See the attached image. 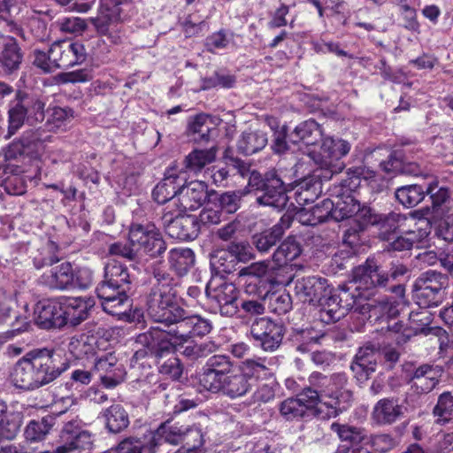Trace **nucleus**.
I'll list each match as a JSON object with an SVG mask.
<instances>
[{
	"label": "nucleus",
	"mask_w": 453,
	"mask_h": 453,
	"mask_svg": "<svg viewBox=\"0 0 453 453\" xmlns=\"http://www.w3.org/2000/svg\"><path fill=\"white\" fill-rule=\"evenodd\" d=\"M310 382L318 389L305 388L296 397L286 399L280 403V412L288 420L304 416H317L330 418L345 409L350 399V393L342 390L346 383L343 374L326 377L319 372L310 376Z\"/></svg>",
	"instance_id": "f257e3e1"
},
{
	"label": "nucleus",
	"mask_w": 453,
	"mask_h": 453,
	"mask_svg": "<svg viewBox=\"0 0 453 453\" xmlns=\"http://www.w3.org/2000/svg\"><path fill=\"white\" fill-rule=\"evenodd\" d=\"M270 374L263 363L255 360H247L234 368L228 357L213 356L206 362L199 383L204 390L235 399L251 389L253 377L265 378Z\"/></svg>",
	"instance_id": "f03ea898"
},
{
	"label": "nucleus",
	"mask_w": 453,
	"mask_h": 453,
	"mask_svg": "<svg viewBox=\"0 0 453 453\" xmlns=\"http://www.w3.org/2000/svg\"><path fill=\"white\" fill-rule=\"evenodd\" d=\"M211 329L209 320L193 315L180 319L175 330L166 331L158 326L151 327L138 336V342L144 344L157 357H163L173 351H181L189 357L196 352L192 337L203 336L210 333Z\"/></svg>",
	"instance_id": "7ed1b4c3"
},
{
	"label": "nucleus",
	"mask_w": 453,
	"mask_h": 453,
	"mask_svg": "<svg viewBox=\"0 0 453 453\" xmlns=\"http://www.w3.org/2000/svg\"><path fill=\"white\" fill-rule=\"evenodd\" d=\"M290 141L303 150L321 168L337 173L342 169L338 161L346 156L350 145L348 142L325 136L321 126L313 119H308L296 127L290 134Z\"/></svg>",
	"instance_id": "20e7f679"
},
{
	"label": "nucleus",
	"mask_w": 453,
	"mask_h": 453,
	"mask_svg": "<svg viewBox=\"0 0 453 453\" xmlns=\"http://www.w3.org/2000/svg\"><path fill=\"white\" fill-rule=\"evenodd\" d=\"M65 367L56 365V357L48 349L33 350L19 360L11 373L15 387L32 390L55 380Z\"/></svg>",
	"instance_id": "39448f33"
},
{
	"label": "nucleus",
	"mask_w": 453,
	"mask_h": 453,
	"mask_svg": "<svg viewBox=\"0 0 453 453\" xmlns=\"http://www.w3.org/2000/svg\"><path fill=\"white\" fill-rule=\"evenodd\" d=\"M333 219L341 221L346 219H353L356 226L348 229L344 234V242L351 248L359 243L358 233L367 225L375 224L377 217L373 215L371 209L360 203L352 196H342L334 201Z\"/></svg>",
	"instance_id": "423d86ee"
},
{
	"label": "nucleus",
	"mask_w": 453,
	"mask_h": 453,
	"mask_svg": "<svg viewBox=\"0 0 453 453\" xmlns=\"http://www.w3.org/2000/svg\"><path fill=\"white\" fill-rule=\"evenodd\" d=\"M149 312L155 321L165 326L177 324L183 316V310L176 302L175 292L172 288L164 285L153 293Z\"/></svg>",
	"instance_id": "0eeeda50"
},
{
	"label": "nucleus",
	"mask_w": 453,
	"mask_h": 453,
	"mask_svg": "<svg viewBox=\"0 0 453 453\" xmlns=\"http://www.w3.org/2000/svg\"><path fill=\"white\" fill-rule=\"evenodd\" d=\"M163 441L170 444H178L180 441H186L188 445L193 442L202 444L203 435L198 427L162 425L157 431L150 433V445H145L142 441V451L144 453H155L156 447L161 444Z\"/></svg>",
	"instance_id": "6e6552de"
},
{
	"label": "nucleus",
	"mask_w": 453,
	"mask_h": 453,
	"mask_svg": "<svg viewBox=\"0 0 453 453\" xmlns=\"http://www.w3.org/2000/svg\"><path fill=\"white\" fill-rule=\"evenodd\" d=\"M183 208L168 209L164 211L162 219L167 234L177 240H194L200 231L197 218L188 215Z\"/></svg>",
	"instance_id": "1a4fd4ad"
},
{
	"label": "nucleus",
	"mask_w": 453,
	"mask_h": 453,
	"mask_svg": "<svg viewBox=\"0 0 453 453\" xmlns=\"http://www.w3.org/2000/svg\"><path fill=\"white\" fill-rule=\"evenodd\" d=\"M128 239L136 256L148 254L150 257H156L165 250L161 234L154 225H132Z\"/></svg>",
	"instance_id": "9d476101"
},
{
	"label": "nucleus",
	"mask_w": 453,
	"mask_h": 453,
	"mask_svg": "<svg viewBox=\"0 0 453 453\" xmlns=\"http://www.w3.org/2000/svg\"><path fill=\"white\" fill-rule=\"evenodd\" d=\"M122 0H100L98 14L90 18L89 21L94 25L96 32L107 36L113 43L120 39V20Z\"/></svg>",
	"instance_id": "9b49d317"
},
{
	"label": "nucleus",
	"mask_w": 453,
	"mask_h": 453,
	"mask_svg": "<svg viewBox=\"0 0 453 453\" xmlns=\"http://www.w3.org/2000/svg\"><path fill=\"white\" fill-rule=\"evenodd\" d=\"M388 280V275H385L379 270V265L374 259L368 258L365 265H359L354 269L352 274V282L358 294L355 296V309L362 308V300L367 299L369 295L364 291L370 290L376 286L385 285Z\"/></svg>",
	"instance_id": "f8f14e48"
},
{
	"label": "nucleus",
	"mask_w": 453,
	"mask_h": 453,
	"mask_svg": "<svg viewBox=\"0 0 453 453\" xmlns=\"http://www.w3.org/2000/svg\"><path fill=\"white\" fill-rule=\"evenodd\" d=\"M430 212V208L426 207L408 215L393 214L390 220L396 224L395 228L401 234L416 236L418 243L426 245L431 232Z\"/></svg>",
	"instance_id": "ddd939ff"
},
{
	"label": "nucleus",
	"mask_w": 453,
	"mask_h": 453,
	"mask_svg": "<svg viewBox=\"0 0 453 453\" xmlns=\"http://www.w3.org/2000/svg\"><path fill=\"white\" fill-rule=\"evenodd\" d=\"M448 279L434 271L423 273L414 284V297L419 306H436L442 298Z\"/></svg>",
	"instance_id": "4468645a"
},
{
	"label": "nucleus",
	"mask_w": 453,
	"mask_h": 453,
	"mask_svg": "<svg viewBox=\"0 0 453 453\" xmlns=\"http://www.w3.org/2000/svg\"><path fill=\"white\" fill-rule=\"evenodd\" d=\"M206 294L217 302L221 314L233 316L236 313L237 289L233 283L222 277H212L206 286Z\"/></svg>",
	"instance_id": "2eb2a0df"
},
{
	"label": "nucleus",
	"mask_w": 453,
	"mask_h": 453,
	"mask_svg": "<svg viewBox=\"0 0 453 453\" xmlns=\"http://www.w3.org/2000/svg\"><path fill=\"white\" fill-rule=\"evenodd\" d=\"M49 58L57 68H68L82 63L86 58L84 46L78 42L64 40L54 42L49 50Z\"/></svg>",
	"instance_id": "dca6fc26"
},
{
	"label": "nucleus",
	"mask_w": 453,
	"mask_h": 453,
	"mask_svg": "<svg viewBox=\"0 0 453 453\" xmlns=\"http://www.w3.org/2000/svg\"><path fill=\"white\" fill-rule=\"evenodd\" d=\"M96 294L102 301L104 311L113 316L124 314L129 307L126 289L122 285L104 280L97 288Z\"/></svg>",
	"instance_id": "f3484780"
},
{
	"label": "nucleus",
	"mask_w": 453,
	"mask_h": 453,
	"mask_svg": "<svg viewBox=\"0 0 453 453\" xmlns=\"http://www.w3.org/2000/svg\"><path fill=\"white\" fill-rule=\"evenodd\" d=\"M250 333L257 344L265 351L275 350L283 338L282 326L268 318L256 319Z\"/></svg>",
	"instance_id": "a211bd4d"
},
{
	"label": "nucleus",
	"mask_w": 453,
	"mask_h": 453,
	"mask_svg": "<svg viewBox=\"0 0 453 453\" xmlns=\"http://www.w3.org/2000/svg\"><path fill=\"white\" fill-rule=\"evenodd\" d=\"M431 318L428 311L411 314L410 326L403 327L399 321H391L388 326V334L397 344L407 342L412 335L418 334H426L429 330L427 326L431 324Z\"/></svg>",
	"instance_id": "6ab92c4d"
},
{
	"label": "nucleus",
	"mask_w": 453,
	"mask_h": 453,
	"mask_svg": "<svg viewBox=\"0 0 453 453\" xmlns=\"http://www.w3.org/2000/svg\"><path fill=\"white\" fill-rule=\"evenodd\" d=\"M185 180V175L179 173L175 166L170 167L165 173V178L155 187L153 190L154 200L158 203H168L165 211L170 209H176L172 202L178 199L179 188Z\"/></svg>",
	"instance_id": "aec40b11"
},
{
	"label": "nucleus",
	"mask_w": 453,
	"mask_h": 453,
	"mask_svg": "<svg viewBox=\"0 0 453 453\" xmlns=\"http://www.w3.org/2000/svg\"><path fill=\"white\" fill-rule=\"evenodd\" d=\"M296 295L303 303L317 305L318 302L326 303L330 300L326 296L330 294V287L326 279L320 277H307L298 280L295 286Z\"/></svg>",
	"instance_id": "412c9836"
},
{
	"label": "nucleus",
	"mask_w": 453,
	"mask_h": 453,
	"mask_svg": "<svg viewBox=\"0 0 453 453\" xmlns=\"http://www.w3.org/2000/svg\"><path fill=\"white\" fill-rule=\"evenodd\" d=\"M214 193H209L207 186L203 181L195 180L184 186L182 183L179 188L178 199L173 200L172 203L176 208H183V211L196 210L208 198L211 199Z\"/></svg>",
	"instance_id": "4be33fe9"
},
{
	"label": "nucleus",
	"mask_w": 453,
	"mask_h": 453,
	"mask_svg": "<svg viewBox=\"0 0 453 453\" xmlns=\"http://www.w3.org/2000/svg\"><path fill=\"white\" fill-rule=\"evenodd\" d=\"M94 370L99 374L102 383L106 388H113L119 384L125 377L122 365L118 364L116 356L111 353L96 354Z\"/></svg>",
	"instance_id": "5701e85b"
},
{
	"label": "nucleus",
	"mask_w": 453,
	"mask_h": 453,
	"mask_svg": "<svg viewBox=\"0 0 453 453\" xmlns=\"http://www.w3.org/2000/svg\"><path fill=\"white\" fill-rule=\"evenodd\" d=\"M61 304V315L64 319V326L70 324L76 326L85 320L90 310L95 305V301L90 297H59Z\"/></svg>",
	"instance_id": "b1692460"
},
{
	"label": "nucleus",
	"mask_w": 453,
	"mask_h": 453,
	"mask_svg": "<svg viewBox=\"0 0 453 453\" xmlns=\"http://www.w3.org/2000/svg\"><path fill=\"white\" fill-rule=\"evenodd\" d=\"M61 311L59 298L41 300L35 306L32 319L42 328L61 327L64 326Z\"/></svg>",
	"instance_id": "393cba45"
},
{
	"label": "nucleus",
	"mask_w": 453,
	"mask_h": 453,
	"mask_svg": "<svg viewBox=\"0 0 453 453\" xmlns=\"http://www.w3.org/2000/svg\"><path fill=\"white\" fill-rule=\"evenodd\" d=\"M379 353L372 347L360 348L351 365L355 377L359 382H365L375 372Z\"/></svg>",
	"instance_id": "a878e982"
},
{
	"label": "nucleus",
	"mask_w": 453,
	"mask_h": 453,
	"mask_svg": "<svg viewBox=\"0 0 453 453\" xmlns=\"http://www.w3.org/2000/svg\"><path fill=\"white\" fill-rule=\"evenodd\" d=\"M257 200L259 204L271 206L277 210L283 209L287 205L288 197L282 180L274 175L271 179H267L265 192Z\"/></svg>",
	"instance_id": "bb28decb"
},
{
	"label": "nucleus",
	"mask_w": 453,
	"mask_h": 453,
	"mask_svg": "<svg viewBox=\"0 0 453 453\" xmlns=\"http://www.w3.org/2000/svg\"><path fill=\"white\" fill-rule=\"evenodd\" d=\"M42 280L51 288L65 289L74 283V273L71 264L62 263L44 273Z\"/></svg>",
	"instance_id": "cd10ccee"
},
{
	"label": "nucleus",
	"mask_w": 453,
	"mask_h": 453,
	"mask_svg": "<svg viewBox=\"0 0 453 453\" xmlns=\"http://www.w3.org/2000/svg\"><path fill=\"white\" fill-rule=\"evenodd\" d=\"M45 141L46 138L42 139L38 131L27 133L19 143H14L9 148L7 157H12L16 151H19L20 154L37 158L44 150Z\"/></svg>",
	"instance_id": "c85d7f7f"
},
{
	"label": "nucleus",
	"mask_w": 453,
	"mask_h": 453,
	"mask_svg": "<svg viewBox=\"0 0 453 453\" xmlns=\"http://www.w3.org/2000/svg\"><path fill=\"white\" fill-rule=\"evenodd\" d=\"M403 413V406L396 400L384 398L374 405L372 417L377 424L390 425L395 423Z\"/></svg>",
	"instance_id": "c756f323"
},
{
	"label": "nucleus",
	"mask_w": 453,
	"mask_h": 453,
	"mask_svg": "<svg viewBox=\"0 0 453 453\" xmlns=\"http://www.w3.org/2000/svg\"><path fill=\"white\" fill-rule=\"evenodd\" d=\"M395 292L398 296L397 297L389 298L387 301L380 303L379 305L376 306L370 303H365V305H362L360 312L362 314L372 312L374 315H376L378 312H382V316L394 319V318L399 314L400 311L404 306L403 288L402 286H397L395 288Z\"/></svg>",
	"instance_id": "7c9ffc66"
},
{
	"label": "nucleus",
	"mask_w": 453,
	"mask_h": 453,
	"mask_svg": "<svg viewBox=\"0 0 453 453\" xmlns=\"http://www.w3.org/2000/svg\"><path fill=\"white\" fill-rule=\"evenodd\" d=\"M215 125L210 115L198 114L188 121L187 134L196 142H207Z\"/></svg>",
	"instance_id": "2f4dec72"
},
{
	"label": "nucleus",
	"mask_w": 453,
	"mask_h": 453,
	"mask_svg": "<svg viewBox=\"0 0 453 453\" xmlns=\"http://www.w3.org/2000/svg\"><path fill=\"white\" fill-rule=\"evenodd\" d=\"M6 406L0 400V439H13L22 423V415L20 412L5 413Z\"/></svg>",
	"instance_id": "473e14b6"
},
{
	"label": "nucleus",
	"mask_w": 453,
	"mask_h": 453,
	"mask_svg": "<svg viewBox=\"0 0 453 453\" xmlns=\"http://www.w3.org/2000/svg\"><path fill=\"white\" fill-rule=\"evenodd\" d=\"M280 221V224L275 225L270 230L256 234L253 237L254 243L259 251H267L281 237L284 228H288L290 226L288 217H282Z\"/></svg>",
	"instance_id": "72a5a7b5"
},
{
	"label": "nucleus",
	"mask_w": 453,
	"mask_h": 453,
	"mask_svg": "<svg viewBox=\"0 0 453 453\" xmlns=\"http://www.w3.org/2000/svg\"><path fill=\"white\" fill-rule=\"evenodd\" d=\"M300 254V244L294 238L289 237L286 239L274 252L273 260L279 269L285 268Z\"/></svg>",
	"instance_id": "f704fd0d"
},
{
	"label": "nucleus",
	"mask_w": 453,
	"mask_h": 453,
	"mask_svg": "<svg viewBox=\"0 0 453 453\" xmlns=\"http://www.w3.org/2000/svg\"><path fill=\"white\" fill-rule=\"evenodd\" d=\"M101 417L106 427L111 433H119L128 426V416L123 407L114 404L105 409Z\"/></svg>",
	"instance_id": "c9c22d12"
},
{
	"label": "nucleus",
	"mask_w": 453,
	"mask_h": 453,
	"mask_svg": "<svg viewBox=\"0 0 453 453\" xmlns=\"http://www.w3.org/2000/svg\"><path fill=\"white\" fill-rule=\"evenodd\" d=\"M267 143V136L260 131H245L238 141V150L245 154H254L262 150Z\"/></svg>",
	"instance_id": "e433bc0d"
},
{
	"label": "nucleus",
	"mask_w": 453,
	"mask_h": 453,
	"mask_svg": "<svg viewBox=\"0 0 453 453\" xmlns=\"http://www.w3.org/2000/svg\"><path fill=\"white\" fill-rule=\"evenodd\" d=\"M217 150L212 147L206 150H194L185 158L186 168L189 171L200 172L207 165L216 159Z\"/></svg>",
	"instance_id": "4c0bfd02"
},
{
	"label": "nucleus",
	"mask_w": 453,
	"mask_h": 453,
	"mask_svg": "<svg viewBox=\"0 0 453 453\" xmlns=\"http://www.w3.org/2000/svg\"><path fill=\"white\" fill-rule=\"evenodd\" d=\"M440 373L441 370L438 367L422 365L414 372V384L418 388H420L422 392H428L438 383Z\"/></svg>",
	"instance_id": "58836bf2"
},
{
	"label": "nucleus",
	"mask_w": 453,
	"mask_h": 453,
	"mask_svg": "<svg viewBox=\"0 0 453 453\" xmlns=\"http://www.w3.org/2000/svg\"><path fill=\"white\" fill-rule=\"evenodd\" d=\"M96 339L94 336L81 334L73 336L68 343V350L76 358H81L84 356L96 355Z\"/></svg>",
	"instance_id": "ea45409f"
},
{
	"label": "nucleus",
	"mask_w": 453,
	"mask_h": 453,
	"mask_svg": "<svg viewBox=\"0 0 453 453\" xmlns=\"http://www.w3.org/2000/svg\"><path fill=\"white\" fill-rule=\"evenodd\" d=\"M169 261L179 274H184L194 265L195 255L190 249L176 248L170 250Z\"/></svg>",
	"instance_id": "a19ab883"
},
{
	"label": "nucleus",
	"mask_w": 453,
	"mask_h": 453,
	"mask_svg": "<svg viewBox=\"0 0 453 453\" xmlns=\"http://www.w3.org/2000/svg\"><path fill=\"white\" fill-rule=\"evenodd\" d=\"M334 206V201L330 199H324L320 203H317L314 206H311L312 211V220L309 219L305 216L306 212L301 213V224L306 226H316L326 219L330 216L333 218V208Z\"/></svg>",
	"instance_id": "79ce46f5"
},
{
	"label": "nucleus",
	"mask_w": 453,
	"mask_h": 453,
	"mask_svg": "<svg viewBox=\"0 0 453 453\" xmlns=\"http://www.w3.org/2000/svg\"><path fill=\"white\" fill-rule=\"evenodd\" d=\"M20 60L21 56L17 43L12 39H9L0 51L1 67L6 72L12 71L19 66Z\"/></svg>",
	"instance_id": "37998d69"
},
{
	"label": "nucleus",
	"mask_w": 453,
	"mask_h": 453,
	"mask_svg": "<svg viewBox=\"0 0 453 453\" xmlns=\"http://www.w3.org/2000/svg\"><path fill=\"white\" fill-rule=\"evenodd\" d=\"M426 191L418 185H408L397 188L396 199L406 207H412L420 203L425 197Z\"/></svg>",
	"instance_id": "c03bdc74"
},
{
	"label": "nucleus",
	"mask_w": 453,
	"mask_h": 453,
	"mask_svg": "<svg viewBox=\"0 0 453 453\" xmlns=\"http://www.w3.org/2000/svg\"><path fill=\"white\" fill-rule=\"evenodd\" d=\"M52 418H43L40 421L32 420L28 423L25 429V438L30 442H37L42 441L49 434L51 428Z\"/></svg>",
	"instance_id": "a18cd8bd"
},
{
	"label": "nucleus",
	"mask_w": 453,
	"mask_h": 453,
	"mask_svg": "<svg viewBox=\"0 0 453 453\" xmlns=\"http://www.w3.org/2000/svg\"><path fill=\"white\" fill-rule=\"evenodd\" d=\"M129 274L127 268L117 260L109 261L104 267V280L112 284L124 285L128 283Z\"/></svg>",
	"instance_id": "49530a36"
},
{
	"label": "nucleus",
	"mask_w": 453,
	"mask_h": 453,
	"mask_svg": "<svg viewBox=\"0 0 453 453\" xmlns=\"http://www.w3.org/2000/svg\"><path fill=\"white\" fill-rule=\"evenodd\" d=\"M436 422L445 424L453 417V395L443 393L440 395L438 403L434 409Z\"/></svg>",
	"instance_id": "de8ad7c7"
},
{
	"label": "nucleus",
	"mask_w": 453,
	"mask_h": 453,
	"mask_svg": "<svg viewBox=\"0 0 453 453\" xmlns=\"http://www.w3.org/2000/svg\"><path fill=\"white\" fill-rule=\"evenodd\" d=\"M331 428L337 433L342 441H349L351 444L363 443L368 444L369 439L362 435L361 432L357 428L339 424H332Z\"/></svg>",
	"instance_id": "09e8293b"
},
{
	"label": "nucleus",
	"mask_w": 453,
	"mask_h": 453,
	"mask_svg": "<svg viewBox=\"0 0 453 453\" xmlns=\"http://www.w3.org/2000/svg\"><path fill=\"white\" fill-rule=\"evenodd\" d=\"M72 119L73 114L70 110L55 107L48 119L49 128L55 132L65 130Z\"/></svg>",
	"instance_id": "8fccbe9b"
},
{
	"label": "nucleus",
	"mask_w": 453,
	"mask_h": 453,
	"mask_svg": "<svg viewBox=\"0 0 453 453\" xmlns=\"http://www.w3.org/2000/svg\"><path fill=\"white\" fill-rule=\"evenodd\" d=\"M64 441H71L74 449H88L92 444L91 434L88 431L75 430L70 432L65 428L62 434Z\"/></svg>",
	"instance_id": "3c124183"
},
{
	"label": "nucleus",
	"mask_w": 453,
	"mask_h": 453,
	"mask_svg": "<svg viewBox=\"0 0 453 453\" xmlns=\"http://www.w3.org/2000/svg\"><path fill=\"white\" fill-rule=\"evenodd\" d=\"M240 196L236 193H225L217 197L216 194L212 196L215 205L220 210L221 213L231 214L239 208Z\"/></svg>",
	"instance_id": "603ef678"
},
{
	"label": "nucleus",
	"mask_w": 453,
	"mask_h": 453,
	"mask_svg": "<svg viewBox=\"0 0 453 453\" xmlns=\"http://www.w3.org/2000/svg\"><path fill=\"white\" fill-rule=\"evenodd\" d=\"M27 110L23 102L18 98L9 110V133L14 134L24 123Z\"/></svg>",
	"instance_id": "864d4df0"
},
{
	"label": "nucleus",
	"mask_w": 453,
	"mask_h": 453,
	"mask_svg": "<svg viewBox=\"0 0 453 453\" xmlns=\"http://www.w3.org/2000/svg\"><path fill=\"white\" fill-rule=\"evenodd\" d=\"M222 219L220 210L215 205L212 197L209 199L205 207L202 210L197 219L199 226L217 225Z\"/></svg>",
	"instance_id": "5fc2aeb1"
},
{
	"label": "nucleus",
	"mask_w": 453,
	"mask_h": 453,
	"mask_svg": "<svg viewBox=\"0 0 453 453\" xmlns=\"http://www.w3.org/2000/svg\"><path fill=\"white\" fill-rule=\"evenodd\" d=\"M159 372L166 379L176 380L182 374V366L177 357H171L159 365Z\"/></svg>",
	"instance_id": "6e6d98bb"
},
{
	"label": "nucleus",
	"mask_w": 453,
	"mask_h": 453,
	"mask_svg": "<svg viewBox=\"0 0 453 453\" xmlns=\"http://www.w3.org/2000/svg\"><path fill=\"white\" fill-rule=\"evenodd\" d=\"M228 251L241 262H247L253 257L252 248L246 242H232L228 247Z\"/></svg>",
	"instance_id": "4d7b16f0"
},
{
	"label": "nucleus",
	"mask_w": 453,
	"mask_h": 453,
	"mask_svg": "<svg viewBox=\"0 0 453 453\" xmlns=\"http://www.w3.org/2000/svg\"><path fill=\"white\" fill-rule=\"evenodd\" d=\"M330 300H326V303L322 302H318L317 305L321 306L322 311L326 312L330 319H339L343 312H340V303L338 300V296L333 294V288H330V294L326 296Z\"/></svg>",
	"instance_id": "13d9d810"
},
{
	"label": "nucleus",
	"mask_w": 453,
	"mask_h": 453,
	"mask_svg": "<svg viewBox=\"0 0 453 453\" xmlns=\"http://www.w3.org/2000/svg\"><path fill=\"white\" fill-rule=\"evenodd\" d=\"M276 386L277 383L274 380H270L268 382L259 385L253 395L254 402L267 403L273 400Z\"/></svg>",
	"instance_id": "bf43d9fd"
},
{
	"label": "nucleus",
	"mask_w": 453,
	"mask_h": 453,
	"mask_svg": "<svg viewBox=\"0 0 453 453\" xmlns=\"http://www.w3.org/2000/svg\"><path fill=\"white\" fill-rule=\"evenodd\" d=\"M58 81L62 83L86 82L92 79V73L88 69H80L58 74Z\"/></svg>",
	"instance_id": "052dcab7"
},
{
	"label": "nucleus",
	"mask_w": 453,
	"mask_h": 453,
	"mask_svg": "<svg viewBox=\"0 0 453 453\" xmlns=\"http://www.w3.org/2000/svg\"><path fill=\"white\" fill-rule=\"evenodd\" d=\"M270 306L273 312L284 314L288 312L291 307V297L287 293L274 295L270 298Z\"/></svg>",
	"instance_id": "680f3d73"
},
{
	"label": "nucleus",
	"mask_w": 453,
	"mask_h": 453,
	"mask_svg": "<svg viewBox=\"0 0 453 453\" xmlns=\"http://www.w3.org/2000/svg\"><path fill=\"white\" fill-rule=\"evenodd\" d=\"M430 195L434 207L440 206L449 198V190L446 188H439L436 180L430 182L426 189Z\"/></svg>",
	"instance_id": "e2e57ef3"
},
{
	"label": "nucleus",
	"mask_w": 453,
	"mask_h": 453,
	"mask_svg": "<svg viewBox=\"0 0 453 453\" xmlns=\"http://www.w3.org/2000/svg\"><path fill=\"white\" fill-rule=\"evenodd\" d=\"M104 453H144L142 441L127 438L123 440L116 449H111Z\"/></svg>",
	"instance_id": "0e129e2a"
},
{
	"label": "nucleus",
	"mask_w": 453,
	"mask_h": 453,
	"mask_svg": "<svg viewBox=\"0 0 453 453\" xmlns=\"http://www.w3.org/2000/svg\"><path fill=\"white\" fill-rule=\"evenodd\" d=\"M274 269V266H269V263L258 262L242 268L239 274L240 276H251L255 278H261L266 276L270 270Z\"/></svg>",
	"instance_id": "69168bd1"
},
{
	"label": "nucleus",
	"mask_w": 453,
	"mask_h": 453,
	"mask_svg": "<svg viewBox=\"0 0 453 453\" xmlns=\"http://www.w3.org/2000/svg\"><path fill=\"white\" fill-rule=\"evenodd\" d=\"M391 247L395 250H410L412 247L416 248H424L426 245L423 243H418V240L416 239V236H411L408 234H401L400 236H398L395 240H394L390 243Z\"/></svg>",
	"instance_id": "338daca9"
},
{
	"label": "nucleus",
	"mask_w": 453,
	"mask_h": 453,
	"mask_svg": "<svg viewBox=\"0 0 453 453\" xmlns=\"http://www.w3.org/2000/svg\"><path fill=\"white\" fill-rule=\"evenodd\" d=\"M57 250V246L52 242H48L47 247L40 251L41 257H35L34 263L36 268L40 269L46 265L52 264L54 260V255Z\"/></svg>",
	"instance_id": "774afa93"
}]
</instances>
